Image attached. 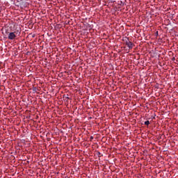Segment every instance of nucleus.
Returning <instances> with one entry per match:
<instances>
[{
    "label": "nucleus",
    "mask_w": 178,
    "mask_h": 178,
    "mask_svg": "<svg viewBox=\"0 0 178 178\" xmlns=\"http://www.w3.org/2000/svg\"><path fill=\"white\" fill-rule=\"evenodd\" d=\"M15 33L16 32H10L8 34V40H15V38H16V34H15Z\"/></svg>",
    "instance_id": "nucleus-1"
},
{
    "label": "nucleus",
    "mask_w": 178,
    "mask_h": 178,
    "mask_svg": "<svg viewBox=\"0 0 178 178\" xmlns=\"http://www.w3.org/2000/svg\"><path fill=\"white\" fill-rule=\"evenodd\" d=\"M125 44L129 49H133V42L129 41V39L125 42Z\"/></svg>",
    "instance_id": "nucleus-2"
},
{
    "label": "nucleus",
    "mask_w": 178,
    "mask_h": 178,
    "mask_svg": "<svg viewBox=\"0 0 178 178\" xmlns=\"http://www.w3.org/2000/svg\"><path fill=\"white\" fill-rule=\"evenodd\" d=\"M145 124L146 125V126H148L149 124V122L147 120V121H145Z\"/></svg>",
    "instance_id": "nucleus-3"
},
{
    "label": "nucleus",
    "mask_w": 178,
    "mask_h": 178,
    "mask_svg": "<svg viewBox=\"0 0 178 178\" xmlns=\"http://www.w3.org/2000/svg\"><path fill=\"white\" fill-rule=\"evenodd\" d=\"M92 139H94V137L91 136L90 140H92Z\"/></svg>",
    "instance_id": "nucleus-4"
},
{
    "label": "nucleus",
    "mask_w": 178,
    "mask_h": 178,
    "mask_svg": "<svg viewBox=\"0 0 178 178\" xmlns=\"http://www.w3.org/2000/svg\"><path fill=\"white\" fill-rule=\"evenodd\" d=\"M99 155H101V153L100 152H98Z\"/></svg>",
    "instance_id": "nucleus-5"
},
{
    "label": "nucleus",
    "mask_w": 178,
    "mask_h": 178,
    "mask_svg": "<svg viewBox=\"0 0 178 178\" xmlns=\"http://www.w3.org/2000/svg\"><path fill=\"white\" fill-rule=\"evenodd\" d=\"M67 99H69V97H67Z\"/></svg>",
    "instance_id": "nucleus-6"
}]
</instances>
